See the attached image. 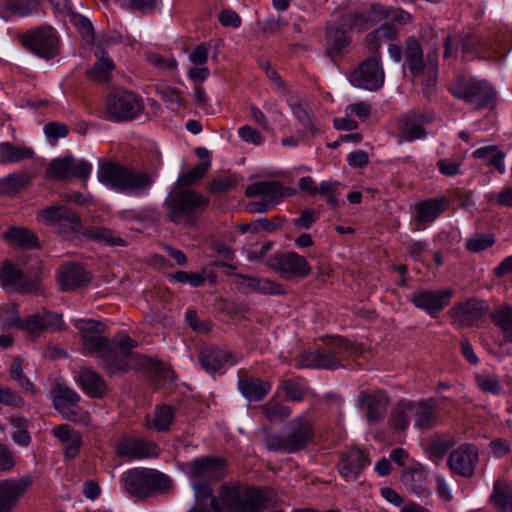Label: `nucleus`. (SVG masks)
<instances>
[{
  "label": "nucleus",
  "instance_id": "nucleus-21",
  "mask_svg": "<svg viewBox=\"0 0 512 512\" xmlns=\"http://www.w3.org/2000/svg\"><path fill=\"white\" fill-rule=\"evenodd\" d=\"M384 6L373 4L342 16V25L350 30L363 31L383 20Z\"/></svg>",
  "mask_w": 512,
  "mask_h": 512
},
{
  "label": "nucleus",
  "instance_id": "nucleus-39",
  "mask_svg": "<svg viewBox=\"0 0 512 512\" xmlns=\"http://www.w3.org/2000/svg\"><path fill=\"white\" fill-rule=\"evenodd\" d=\"M490 319L498 327L506 342L512 343V305L504 303L493 309Z\"/></svg>",
  "mask_w": 512,
  "mask_h": 512
},
{
  "label": "nucleus",
  "instance_id": "nucleus-43",
  "mask_svg": "<svg viewBox=\"0 0 512 512\" xmlns=\"http://www.w3.org/2000/svg\"><path fill=\"white\" fill-rule=\"evenodd\" d=\"M411 421H413V416L410 401L402 400L392 410L389 417V424L396 430L404 431L408 428Z\"/></svg>",
  "mask_w": 512,
  "mask_h": 512
},
{
  "label": "nucleus",
  "instance_id": "nucleus-33",
  "mask_svg": "<svg viewBox=\"0 0 512 512\" xmlns=\"http://www.w3.org/2000/svg\"><path fill=\"white\" fill-rule=\"evenodd\" d=\"M271 387L270 382L250 376L246 372L239 375L238 389L248 401H261L270 392Z\"/></svg>",
  "mask_w": 512,
  "mask_h": 512
},
{
  "label": "nucleus",
  "instance_id": "nucleus-57",
  "mask_svg": "<svg viewBox=\"0 0 512 512\" xmlns=\"http://www.w3.org/2000/svg\"><path fill=\"white\" fill-rule=\"evenodd\" d=\"M476 383L480 390L484 393L498 395L502 391V385L500 384L498 378L495 376L485 374L476 375Z\"/></svg>",
  "mask_w": 512,
  "mask_h": 512
},
{
  "label": "nucleus",
  "instance_id": "nucleus-59",
  "mask_svg": "<svg viewBox=\"0 0 512 512\" xmlns=\"http://www.w3.org/2000/svg\"><path fill=\"white\" fill-rule=\"evenodd\" d=\"M211 48V42H203L195 46L188 55L191 64L206 65Z\"/></svg>",
  "mask_w": 512,
  "mask_h": 512
},
{
  "label": "nucleus",
  "instance_id": "nucleus-44",
  "mask_svg": "<svg viewBox=\"0 0 512 512\" xmlns=\"http://www.w3.org/2000/svg\"><path fill=\"white\" fill-rule=\"evenodd\" d=\"M490 499L502 512H512V487L506 482L498 480L494 483Z\"/></svg>",
  "mask_w": 512,
  "mask_h": 512
},
{
  "label": "nucleus",
  "instance_id": "nucleus-45",
  "mask_svg": "<svg viewBox=\"0 0 512 512\" xmlns=\"http://www.w3.org/2000/svg\"><path fill=\"white\" fill-rule=\"evenodd\" d=\"M30 181L26 172L13 173L0 179V193L12 196L23 189Z\"/></svg>",
  "mask_w": 512,
  "mask_h": 512
},
{
  "label": "nucleus",
  "instance_id": "nucleus-20",
  "mask_svg": "<svg viewBox=\"0 0 512 512\" xmlns=\"http://www.w3.org/2000/svg\"><path fill=\"white\" fill-rule=\"evenodd\" d=\"M488 304L480 299H469L464 303L454 306L449 314L453 322L459 327H468L477 322L488 313Z\"/></svg>",
  "mask_w": 512,
  "mask_h": 512
},
{
  "label": "nucleus",
  "instance_id": "nucleus-13",
  "mask_svg": "<svg viewBox=\"0 0 512 512\" xmlns=\"http://www.w3.org/2000/svg\"><path fill=\"white\" fill-rule=\"evenodd\" d=\"M39 220L63 238H74L82 231L79 216L65 205H51L38 213Z\"/></svg>",
  "mask_w": 512,
  "mask_h": 512
},
{
  "label": "nucleus",
  "instance_id": "nucleus-26",
  "mask_svg": "<svg viewBox=\"0 0 512 512\" xmlns=\"http://www.w3.org/2000/svg\"><path fill=\"white\" fill-rule=\"evenodd\" d=\"M80 396L70 388H60L58 394L54 398V407L60 412L64 418L74 422H85L89 416L82 411L78 402Z\"/></svg>",
  "mask_w": 512,
  "mask_h": 512
},
{
  "label": "nucleus",
  "instance_id": "nucleus-38",
  "mask_svg": "<svg viewBox=\"0 0 512 512\" xmlns=\"http://www.w3.org/2000/svg\"><path fill=\"white\" fill-rule=\"evenodd\" d=\"M446 210V199H428L415 206V220L418 223H431Z\"/></svg>",
  "mask_w": 512,
  "mask_h": 512
},
{
  "label": "nucleus",
  "instance_id": "nucleus-7",
  "mask_svg": "<svg viewBox=\"0 0 512 512\" xmlns=\"http://www.w3.org/2000/svg\"><path fill=\"white\" fill-rule=\"evenodd\" d=\"M443 58L455 57L459 48L463 59H498L505 57L506 53L498 51L494 45L473 30L463 31L456 36L447 35L443 42Z\"/></svg>",
  "mask_w": 512,
  "mask_h": 512
},
{
  "label": "nucleus",
  "instance_id": "nucleus-35",
  "mask_svg": "<svg viewBox=\"0 0 512 512\" xmlns=\"http://www.w3.org/2000/svg\"><path fill=\"white\" fill-rule=\"evenodd\" d=\"M369 464L370 461L362 450L351 449L342 459L339 472L346 481H354Z\"/></svg>",
  "mask_w": 512,
  "mask_h": 512
},
{
  "label": "nucleus",
  "instance_id": "nucleus-30",
  "mask_svg": "<svg viewBox=\"0 0 512 512\" xmlns=\"http://www.w3.org/2000/svg\"><path fill=\"white\" fill-rule=\"evenodd\" d=\"M359 402L365 408L369 424L380 422L385 417L389 404L388 397L381 392L369 393L363 391L359 395Z\"/></svg>",
  "mask_w": 512,
  "mask_h": 512
},
{
  "label": "nucleus",
  "instance_id": "nucleus-32",
  "mask_svg": "<svg viewBox=\"0 0 512 512\" xmlns=\"http://www.w3.org/2000/svg\"><path fill=\"white\" fill-rule=\"evenodd\" d=\"M90 278V273L80 264H63L58 273V282L65 291H72L87 284Z\"/></svg>",
  "mask_w": 512,
  "mask_h": 512
},
{
  "label": "nucleus",
  "instance_id": "nucleus-36",
  "mask_svg": "<svg viewBox=\"0 0 512 512\" xmlns=\"http://www.w3.org/2000/svg\"><path fill=\"white\" fill-rule=\"evenodd\" d=\"M350 29L342 25V17L335 25H330L326 29L327 39V54L329 57L334 58L343 52L349 46L350 37L347 32Z\"/></svg>",
  "mask_w": 512,
  "mask_h": 512
},
{
  "label": "nucleus",
  "instance_id": "nucleus-22",
  "mask_svg": "<svg viewBox=\"0 0 512 512\" xmlns=\"http://www.w3.org/2000/svg\"><path fill=\"white\" fill-rule=\"evenodd\" d=\"M31 484L29 476L0 480V512H11Z\"/></svg>",
  "mask_w": 512,
  "mask_h": 512
},
{
  "label": "nucleus",
  "instance_id": "nucleus-60",
  "mask_svg": "<svg viewBox=\"0 0 512 512\" xmlns=\"http://www.w3.org/2000/svg\"><path fill=\"white\" fill-rule=\"evenodd\" d=\"M7 8L22 17L36 12V4L32 0H9Z\"/></svg>",
  "mask_w": 512,
  "mask_h": 512
},
{
  "label": "nucleus",
  "instance_id": "nucleus-9",
  "mask_svg": "<svg viewBox=\"0 0 512 512\" xmlns=\"http://www.w3.org/2000/svg\"><path fill=\"white\" fill-rule=\"evenodd\" d=\"M312 440V424L303 415L293 418L286 424L285 436L267 433L264 437L265 446L268 450L289 454L305 449Z\"/></svg>",
  "mask_w": 512,
  "mask_h": 512
},
{
  "label": "nucleus",
  "instance_id": "nucleus-41",
  "mask_svg": "<svg viewBox=\"0 0 512 512\" xmlns=\"http://www.w3.org/2000/svg\"><path fill=\"white\" fill-rule=\"evenodd\" d=\"M34 154L31 147L16 146L8 141L0 143V163H19L32 159Z\"/></svg>",
  "mask_w": 512,
  "mask_h": 512
},
{
  "label": "nucleus",
  "instance_id": "nucleus-18",
  "mask_svg": "<svg viewBox=\"0 0 512 512\" xmlns=\"http://www.w3.org/2000/svg\"><path fill=\"white\" fill-rule=\"evenodd\" d=\"M479 461V452L472 444H462L453 450L447 460L450 470L461 477L470 478L474 475Z\"/></svg>",
  "mask_w": 512,
  "mask_h": 512
},
{
  "label": "nucleus",
  "instance_id": "nucleus-17",
  "mask_svg": "<svg viewBox=\"0 0 512 512\" xmlns=\"http://www.w3.org/2000/svg\"><path fill=\"white\" fill-rule=\"evenodd\" d=\"M384 79L381 58L376 55L364 60L350 76L353 86L369 91H376L382 87Z\"/></svg>",
  "mask_w": 512,
  "mask_h": 512
},
{
  "label": "nucleus",
  "instance_id": "nucleus-61",
  "mask_svg": "<svg viewBox=\"0 0 512 512\" xmlns=\"http://www.w3.org/2000/svg\"><path fill=\"white\" fill-rule=\"evenodd\" d=\"M371 112L372 106L367 101L351 103L345 108V113L348 117L354 115L362 121L368 119L371 115Z\"/></svg>",
  "mask_w": 512,
  "mask_h": 512
},
{
  "label": "nucleus",
  "instance_id": "nucleus-2",
  "mask_svg": "<svg viewBox=\"0 0 512 512\" xmlns=\"http://www.w3.org/2000/svg\"><path fill=\"white\" fill-rule=\"evenodd\" d=\"M275 502L272 490L223 484L210 507L214 512H261Z\"/></svg>",
  "mask_w": 512,
  "mask_h": 512
},
{
  "label": "nucleus",
  "instance_id": "nucleus-4",
  "mask_svg": "<svg viewBox=\"0 0 512 512\" xmlns=\"http://www.w3.org/2000/svg\"><path fill=\"white\" fill-rule=\"evenodd\" d=\"M122 489L137 499H146L154 494H165L173 489L171 478L150 468H132L121 476Z\"/></svg>",
  "mask_w": 512,
  "mask_h": 512
},
{
  "label": "nucleus",
  "instance_id": "nucleus-29",
  "mask_svg": "<svg viewBox=\"0 0 512 512\" xmlns=\"http://www.w3.org/2000/svg\"><path fill=\"white\" fill-rule=\"evenodd\" d=\"M116 452L119 456H125L130 459H143L157 457L159 448L151 441L126 438L118 444Z\"/></svg>",
  "mask_w": 512,
  "mask_h": 512
},
{
  "label": "nucleus",
  "instance_id": "nucleus-14",
  "mask_svg": "<svg viewBox=\"0 0 512 512\" xmlns=\"http://www.w3.org/2000/svg\"><path fill=\"white\" fill-rule=\"evenodd\" d=\"M449 90L453 96L477 109L488 106L495 98L493 87L483 80L460 77L450 86Z\"/></svg>",
  "mask_w": 512,
  "mask_h": 512
},
{
  "label": "nucleus",
  "instance_id": "nucleus-3",
  "mask_svg": "<svg viewBox=\"0 0 512 512\" xmlns=\"http://www.w3.org/2000/svg\"><path fill=\"white\" fill-rule=\"evenodd\" d=\"M97 177L102 184L118 192L134 196L146 194L154 183L149 173L124 167L114 162H100Z\"/></svg>",
  "mask_w": 512,
  "mask_h": 512
},
{
  "label": "nucleus",
  "instance_id": "nucleus-46",
  "mask_svg": "<svg viewBox=\"0 0 512 512\" xmlns=\"http://www.w3.org/2000/svg\"><path fill=\"white\" fill-rule=\"evenodd\" d=\"M4 238L21 247L35 248L38 238L26 228L13 227L4 233Z\"/></svg>",
  "mask_w": 512,
  "mask_h": 512
},
{
  "label": "nucleus",
  "instance_id": "nucleus-47",
  "mask_svg": "<svg viewBox=\"0 0 512 512\" xmlns=\"http://www.w3.org/2000/svg\"><path fill=\"white\" fill-rule=\"evenodd\" d=\"M396 34L395 27L388 22L383 23L379 28L367 34L365 43L371 52L378 50L382 40L392 39Z\"/></svg>",
  "mask_w": 512,
  "mask_h": 512
},
{
  "label": "nucleus",
  "instance_id": "nucleus-31",
  "mask_svg": "<svg viewBox=\"0 0 512 512\" xmlns=\"http://www.w3.org/2000/svg\"><path fill=\"white\" fill-rule=\"evenodd\" d=\"M247 197H261L273 206H277L284 198V187L278 181H258L249 184L245 189Z\"/></svg>",
  "mask_w": 512,
  "mask_h": 512
},
{
  "label": "nucleus",
  "instance_id": "nucleus-25",
  "mask_svg": "<svg viewBox=\"0 0 512 512\" xmlns=\"http://www.w3.org/2000/svg\"><path fill=\"white\" fill-rule=\"evenodd\" d=\"M453 292L447 290H419L411 295V302L429 315H434L449 304Z\"/></svg>",
  "mask_w": 512,
  "mask_h": 512
},
{
  "label": "nucleus",
  "instance_id": "nucleus-23",
  "mask_svg": "<svg viewBox=\"0 0 512 512\" xmlns=\"http://www.w3.org/2000/svg\"><path fill=\"white\" fill-rule=\"evenodd\" d=\"M79 330L84 347L90 352H98L110 341L104 336L105 325L91 319H77L74 322Z\"/></svg>",
  "mask_w": 512,
  "mask_h": 512
},
{
  "label": "nucleus",
  "instance_id": "nucleus-27",
  "mask_svg": "<svg viewBox=\"0 0 512 512\" xmlns=\"http://www.w3.org/2000/svg\"><path fill=\"white\" fill-rule=\"evenodd\" d=\"M414 427L427 431L435 426L438 419V404L434 398L410 401Z\"/></svg>",
  "mask_w": 512,
  "mask_h": 512
},
{
  "label": "nucleus",
  "instance_id": "nucleus-54",
  "mask_svg": "<svg viewBox=\"0 0 512 512\" xmlns=\"http://www.w3.org/2000/svg\"><path fill=\"white\" fill-rule=\"evenodd\" d=\"M10 375L16 380L19 385L30 393H34V385L30 380L23 374V361L20 357H16L10 367Z\"/></svg>",
  "mask_w": 512,
  "mask_h": 512
},
{
  "label": "nucleus",
  "instance_id": "nucleus-63",
  "mask_svg": "<svg viewBox=\"0 0 512 512\" xmlns=\"http://www.w3.org/2000/svg\"><path fill=\"white\" fill-rule=\"evenodd\" d=\"M256 292L264 294V295H282L285 294L284 287L276 282L272 281L268 278L259 277V282L257 283Z\"/></svg>",
  "mask_w": 512,
  "mask_h": 512
},
{
  "label": "nucleus",
  "instance_id": "nucleus-55",
  "mask_svg": "<svg viewBox=\"0 0 512 512\" xmlns=\"http://www.w3.org/2000/svg\"><path fill=\"white\" fill-rule=\"evenodd\" d=\"M69 170H68V178L77 177L81 179H86L92 171V165L82 159H75L72 156H69Z\"/></svg>",
  "mask_w": 512,
  "mask_h": 512
},
{
  "label": "nucleus",
  "instance_id": "nucleus-37",
  "mask_svg": "<svg viewBox=\"0 0 512 512\" xmlns=\"http://www.w3.org/2000/svg\"><path fill=\"white\" fill-rule=\"evenodd\" d=\"M52 434L63 445L66 458L74 459L79 454L82 445V437L79 432L67 424H61L52 429Z\"/></svg>",
  "mask_w": 512,
  "mask_h": 512
},
{
  "label": "nucleus",
  "instance_id": "nucleus-49",
  "mask_svg": "<svg viewBox=\"0 0 512 512\" xmlns=\"http://www.w3.org/2000/svg\"><path fill=\"white\" fill-rule=\"evenodd\" d=\"M174 419V412L171 406L162 405L155 408V415L151 422L148 423L149 427L155 430L167 431Z\"/></svg>",
  "mask_w": 512,
  "mask_h": 512
},
{
  "label": "nucleus",
  "instance_id": "nucleus-53",
  "mask_svg": "<svg viewBox=\"0 0 512 512\" xmlns=\"http://www.w3.org/2000/svg\"><path fill=\"white\" fill-rule=\"evenodd\" d=\"M263 415L269 421H277L283 420L290 416L291 410L289 407L276 403V402H268L261 407Z\"/></svg>",
  "mask_w": 512,
  "mask_h": 512
},
{
  "label": "nucleus",
  "instance_id": "nucleus-64",
  "mask_svg": "<svg viewBox=\"0 0 512 512\" xmlns=\"http://www.w3.org/2000/svg\"><path fill=\"white\" fill-rule=\"evenodd\" d=\"M45 135L51 142L55 143L58 139L67 136L69 129L68 127L60 122H51L44 127Z\"/></svg>",
  "mask_w": 512,
  "mask_h": 512
},
{
  "label": "nucleus",
  "instance_id": "nucleus-1",
  "mask_svg": "<svg viewBox=\"0 0 512 512\" xmlns=\"http://www.w3.org/2000/svg\"><path fill=\"white\" fill-rule=\"evenodd\" d=\"M135 346L136 342L127 334L117 335L97 352L99 365L110 376L127 372L131 368L143 369L152 375L167 372L163 364L134 353L132 350Z\"/></svg>",
  "mask_w": 512,
  "mask_h": 512
},
{
  "label": "nucleus",
  "instance_id": "nucleus-51",
  "mask_svg": "<svg viewBox=\"0 0 512 512\" xmlns=\"http://www.w3.org/2000/svg\"><path fill=\"white\" fill-rule=\"evenodd\" d=\"M293 115L300 124L308 130L311 135L319 133L314 117L302 106L301 103L295 102L290 104Z\"/></svg>",
  "mask_w": 512,
  "mask_h": 512
},
{
  "label": "nucleus",
  "instance_id": "nucleus-28",
  "mask_svg": "<svg viewBox=\"0 0 512 512\" xmlns=\"http://www.w3.org/2000/svg\"><path fill=\"white\" fill-rule=\"evenodd\" d=\"M199 362L208 373H213L223 368L226 364L233 365L237 363L238 358L224 348L206 346L199 352Z\"/></svg>",
  "mask_w": 512,
  "mask_h": 512
},
{
  "label": "nucleus",
  "instance_id": "nucleus-11",
  "mask_svg": "<svg viewBox=\"0 0 512 512\" xmlns=\"http://www.w3.org/2000/svg\"><path fill=\"white\" fill-rule=\"evenodd\" d=\"M144 111V103L136 93L124 88L112 90L105 101L104 118L113 122L131 121Z\"/></svg>",
  "mask_w": 512,
  "mask_h": 512
},
{
  "label": "nucleus",
  "instance_id": "nucleus-12",
  "mask_svg": "<svg viewBox=\"0 0 512 512\" xmlns=\"http://www.w3.org/2000/svg\"><path fill=\"white\" fill-rule=\"evenodd\" d=\"M11 312V317L2 321V328L17 327L31 337H38L46 331L59 330L63 325L62 315L47 310L28 315L23 320L15 308Z\"/></svg>",
  "mask_w": 512,
  "mask_h": 512
},
{
  "label": "nucleus",
  "instance_id": "nucleus-8",
  "mask_svg": "<svg viewBox=\"0 0 512 512\" xmlns=\"http://www.w3.org/2000/svg\"><path fill=\"white\" fill-rule=\"evenodd\" d=\"M188 475L197 500L217 498L209 482L221 480L226 476V461L220 457H201L188 463Z\"/></svg>",
  "mask_w": 512,
  "mask_h": 512
},
{
  "label": "nucleus",
  "instance_id": "nucleus-24",
  "mask_svg": "<svg viewBox=\"0 0 512 512\" xmlns=\"http://www.w3.org/2000/svg\"><path fill=\"white\" fill-rule=\"evenodd\" d=\"M0 285L8 292L19 293H30L37 288V284L30 281L18 265L10 262L0 268Z\"/></svg>",
  "mask_w": 512,
  "mask_h": 512
},
{
  "label": "nucleus",
  "instance_id": "nucleus-5",
  "mask_svg": "<svg viewBox=\"0 0 512 512\" xmlns=\"http://www.w3.org/2000/svg\"><path fill=\"white\" fill-rule=\"evenodd\" d=\"M404 56L413 80L422 85L425 95H430L437 82L438 51L432 49L424 57L420 43L409 37L405 42Z\"/></svg>",
  "mask_w": 512,
  "mask_h": 512
},
{
  "label": "nucleus",
  "instance_id": "nucleus-52",
  "mask_svg": "<svg viewBox=\"0 0 512 512\" xmlns=\"http://www.w3.org/2000/svg\"><path fill=\"white\" fill-rule=\"evenodd\" d=\"M69 167V156L55 158L49 163L46 174L52 179L64 180L68 178Z\"/></svg>",
  "mask_w": 512,
  "mask_h": 512
},
{
  "label": "nucleus",
  "instance_id": "nucleus-50",
  "mask_svg": "<svg viewBox=\"0 0 512 512\" xmlns=\"http://www.w3.org/2000/svg\"><path fill=\"white\" fill-rule=\"evenodd\" d=\"M210 167V162H202L193 167L191 170L181 174L178 179L177 183L181 187H188L190 185H193L197 183L200 179H202L205 174L207 173L208 169Z\"/></svg>",
  "mask_w": 512,
  "mask_h": 512
},
{
  "label": "nucleus",
  "instance_id": "nucleus-15",
  "mask_svg": "<svg viewBox=\"0 0 512 512\" xmlns=\"http://www.w3.org/2000/svg\"><path fill=\"white\" fill-rule=\"evenodd\" d=\"M22 44L35 55L52 59L59 52V39L53 28L42 26L26 31L22 35Z\"/></svg>",
  "mask_w": 512,
  "mask_h": 512
},
{
  "label": "nucleus",
  "instance_id": "nucleus-6",
  "mask_svg": "<svg viewBox=\"0 0 512 512\" xmlns=\"http://www.w3.org/2000/svg\"><path fill=\"white\" fill-rule=\"evenodd\" d=\"M362 353L356 343L344 338H333L324 349L309 351L299 356L298 363L305 368L337 369L344 366L343 361Z\"/></svg>",
  "mask_w": 512,
  "mask_h": 512
},
{
  "label": "nucleus",
  "instance_id": "nucleus-19",
  "mask_svg": "<svg viewBox=\"0 0 512 512\" xmlns=\"http://www.w3.org/2000/svg\"><path fill=\"white\" fill-rule=\"evenodd\" d=\"M432 120V114L427 111L420 109L408 111L398 121L401 137L408 142L424 138L427 134L425 126Z\"/></svg>",
  "mask_w": 512,
  "mask_h": 512
},
{
  "label": "nucleus",
  "instance_id": "nucleus-40",
  "mask_svg": "<svg viewBox=\"0 0 512 512\" xmlns=\"http://www.w3.org/2000/svg\"><path fill=\"white\" fill-rule=\"evenodd\" d=\"M79 235H82L89 240L96 241L103 245L126 246V241L123 238L114 235L110 229L105 227L93 226L85 228L82 225V231L79 233Z\"/></svg>",
  "mask_w": 512,
  "mask_h": 512
},
{
  "label": "nucleus",
  "instance_id": "nucleus-42",
  "mask_svg": "<svg viewBox=\"0 0 512 512\" xmlns=\"http://www.w3.org/2000/svg\"><path fill=\"white\" fill-rule=\"evenodd\" d=\"M95 55L99 56V60L88 71V76L94 81H107L110 73L115 68V65L113 61L105 55V52L100 45L96 47Z\"/></svg>",
  "mask_w": 512,
  "mask_h": 512
},
{
  "label": "nucleus",
  "instance_id": "nucleus-56",
  "mask_svg": "<svg viewBox=\"0 0 512 512\" xmlns=\"http://www.w3.org/2000/svg\"><path fill=\"white\" fill-rule=\"evenodd\" d=\"M339 186L340 183L337 181H323L318 187L317 193L325 197L327 203L334 208L339 205V200L337 198L339 194Z\"/></svg>",
  "mask_w": 512,
  "mask_h": 512
},
{
  "label": "nucleus",
  "instance_id": "nucleus-10",
  "mask_svg": "<svg viewBox=\"0 0 512 512\" xmlns=\"http://www.w3.org/2000/svg\"><path fill=\"white\" fill-rule=\"evenodd\" d=\"M208 203V198L197 191L180 190L170 194L163 205L170 221L176 224L193 225Z\"/></svg>",
  "mask_w": 512,
  "mask_h": 512
},
{
  "label": "nucleus",
  "instance_id": "nucleus-48",
  "mask_svg": "<svg viewBox=\"0 0 512 512\" xmlns=\"http://www.w3.org/2000/svg\"><path fill=\"white\" fill-rule=\"evenodd\" d=\"M402 482L413 493L423 496L427 494L425 475L421 470L414 469L403 474Z\"/></svg>",
  "mask_w": 512,
  "mask_h": 512
},
{
  "label": "nucleus",
  "instance_id": "nucleus-62",
  "mask_svg": "<svg viewBox=\"0 0 512 512\" xmlns=\"http://www.w3.org/2000/svg\"><path fill=\"white\" fill-rule=\"evenodd\" d=\"M495 239L491 235H477L467 240L466 248L471 252H480L491 247Z\"/></svg>",
  "mask_w": 512,
  "mask_h": 512
},
{
  "label": "nucleus",
  "instance_id": "nucleus-16",
  "mask_svg": "<svg viewBox=\"0 0 512 512\" xmlns=\"http://www.w3.org/2000/svg\"><path fill=\"white\" fill-rule=\"evenodd\" d=\"M267 265L286 280L302 279L311 272L306 258L292 251L273 254L268 258Z\"/></svg>",
  "mask_w": 512,
  "mask_h": 512
},
{
  "label": "nucleus",
  "instance_id": "nucleus-34",
  "mask_svg": "<svg viewBox=\"0 0 512 512\" xmlns=\"http://www.w3.org/2000/svg\"><path fill=\"white\" fill-rule=\"evenodd\" d=\"M78 382L86 395L102 399L109 393L105 379L92 369L84 368L78 374Z\"/></svg>",
  "mask_w": 512,
  "mask_h": 512
},
{
  "label": "nucleus",
  "instance_id": "nucleus-58",
  "mask_svg": "<svg viewBox=\"0 0 512 512\" xmlns=\"http://www.w3.org/2000/svg\"><path fill=\"white\" fill-rule=\"evenodd\" d=\"M146 60L148 63L161 71H172L176 68L177 62L174 58H167L158 53H147Z\"/></svg>",
  "mask_w": 512,
  "mask_h": 512
}]
</instances>
